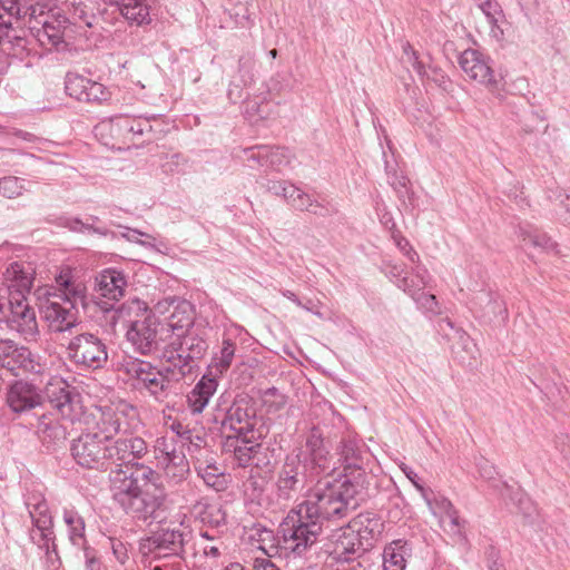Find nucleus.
<instances>
[{"instance_id":"49","label":"nucleus","mask_w":570,"mask_h":570,"mask_svg":"<svg viewBox=\"0 0 570 570\" xmlns=\"http://www.w3.org/2000/svg\"><path fill=\"white\" fill-rule=\"evenodd\" d=\"M438 331L445 337L448 341L456 340L463 348H466L471 343V338L468 333L461 327H456L455 324L448 317L441 318L438 322Z\"/></svg>"},{"instance_id":"3","label":"nucleus","mask_w":570,"mask_h":570,"mask_svg":"<svg viewBox=\"0 0 570 570\" xmlns=\"http://www.w3.org/2000/svg\"><path fill=\"white\" fill-rule=\"evenodd\" d=\"M357 487L350 480H320L311 488L305 499L297 504L318 524L323 521H338L346 518L356 507Z\"/></svg>"},{"instance_id":"48","label":"nucleus","mask_w":570,"mask_h":570,"mask_svg":"<svg viewBox=\"0 0 570 570\" xmlns=\"http://www.w3.org/2000/svg\"><path fill=\"white\" fill-rule=\"evenodd\" d=\"M90 85V79L76 72H68L65 79V89L68 96L78 101L87 102L85 86Z\"/></svg>"},{"instance_id":"14","label":"nucleus","mask_w":570,"mask_h":570,"mask_svg":"<svg viewBox=\"0 0 570 570\" xmlns=\"http://www.w3.org/2000/svg\"><path fill=\"white\" fill-rule=\"evenodd\" d=\"M62 295L48 291L40 302V313L52 332H66L78 323L77 311L61 301Z\"/></svg>"},{"instance_id":"4","label":"nucleus","mask_w":570,"mask_h":570,"mask_svg":"<svg viewBox=\"0 0 570 570\" xmlns=\"http://www.w3.org/2000/svg\"><path fill=\"white\" fill-rule=\"evenodd\" d=\"M95 131L105 145L116 147L117 144L128 145L138 139H159L165 135L166 126L158 116L117 115L101 120L95 127Z\"/></svg>"},{"instance_id":"58","label":"nucleus","mask_w":570,"mask_h":570,"mask_svg":"<svg viewBox=\"0 0 570 570\" xmlns=\"http://www.w3.org/2000/svg\"><path fill=\"white\" fill-rule=\"evenodd\" d=\"M156 450L164 455L166 462L174 459V455H183L184 453L177 451L174 438L161 436L156 440Z\"/></svg>"},{"instance_id":"24","label":"nucleus","mask_w":570,"mask_h":570,"mask_svg":"<svg viewBox=\"0 0 570 570\" xmlns=\"http://www.w3.org/2000/svg\"><path fill=\"white\" fill-rule=\"evenodd\" d=\"M169 307H173V309L168 316V327L174 335L189 332L195 321V309L191 303L185 299L170 298L158 302L156 305V309L159 313L169 312Z\"/></svg>"},{"instance_id":"7","label":"nucleus","mask_w":570,"mask_h":570,"mask_svg":"<svg viewBox=\"0 0 570 570\" xmlns=\"http://www.w3.org/2000/svg\"><path fill=\"white\" fill-rule=\"evenodd\" d=\"M322 531V524L306 517L298 505L287 513L278 528L284 549L298 557L317 542Z\"/></svg>"},{"instance_id":"64","label":"nucleus","mask_w":570,"mask_h":570,"mask_svg":"<svg viewBox=\"0 0 570 570\" xmlns=\"http://www.w3.org/2000/svg\"><path fill=\"white\" fill-rule=\"evenodd\" d=\"M110 542L114 556L121 564H124L128 559L125 544L121 541L115 539H110Z\"/></svg>"},{"instance_id":"36","label":"nucleus","mask_w":570,"mask_h":570,"mask_svg":"<svg viewBox=\"0 0 570 570\" xmlns=\"http://www.w3.org/2000/svg\"><path fill=\"white\" fill-rule=\"evenodd\" d=\"M174 341L178 345V352L186 356L188 365H193L194 361L202 358L207 350V343L189 332L177 333Z\"/></svg>"},{"instance_id":"60","label":"nucleus","mask_w":570,"mask_h":570,"mask_svg":"<svg viewBox=\"0 0 570 570\" xmlns=\"http://www.w3.org/2000/svg\"><path fill=\"white\" fill-rule=\"evenodd\" d=\"M419 76L422 80L432 81L436 86L442 87L444 89L446 88V85L449 82V78L446 77V75L443 72V70H441L438 67H425V72Z\"/></svg>"},{"instance_id":"63","label":"nucleus","mask_w":570,"mask_h":570,"mask_svg":"<svg viewBox=\"0 0 570 570\" xmlns=\"http://www.w3.org/2000/svg\"><path fill=\"white\" fill-rule=\"evenodd\" d=\"M289 185L291 184L285 180H271L267 188L274 195L282 196L285 199V195H288L287 189L289 188Z\"/></svg>"},{"instance_id":"21","label":"nucleus","mask_w":570,"mask_h":570,"mask_svg":"<svg viewBox=\"0 0 570 570\" xmlns=\"http://www.w3.org/2000/svg\"><path fill=\"white\" fill-rule=\"evenodd\" d=\"M331 542L333 544L331 554L341 562L353 561L368 550L348 523L333 531Z\"/></svg>"},{"instance_id":"12","label":"nucleus","mask_w":570,"mask_h":570,"mask_svg":"<svg viewBox=\"0 0 570 570\" xmlns=\"http://www.w3.org/2000/svg\"><path fill=\"white\" fill-rule=\"evenodd\" d=\"M257 416L255 409L246 399L236 400L226 411L220 421V430L225 436H239L257 434Z\"/></svg>"},{"instance_id":"35","label":"nucleus","mask_w":570,"mask_h":570,"mask_svg":"<svg viewBox=\"0 0 570 570\" xmlns=\"http://www.w3.org/2000/svg\"><path fill=\"white\" fill-rule=\"evenodd\" d=\"M37 434L43 444L55 446L66 441L68 432L61 421L42 415L37 425Z\"/></svg>"},{"instance_id":"45","label":"nucleus","mask_w":570,"mask_h":570,"mask_svg":"<svg viewBox=\"0 0 570 570\" xmlns=\"http://www.w3.org/2000/svg\"><path fill=\"white\" fill-rule=\"evenodd\" d=\"M520 238L524 247H533L543 252L554 250L557 244L544 233L537 229H520Z\"/></svg>"},{"instance_id":"5","label":"nucleus","mask_w":570,"mask_h":570,"mask_svg":"<svg viewBox=\"0 0 570 570\" xmlns=\"http://www.w3.org/2000/svg\"><path fill=\"white\" fill-rule=\"evenodd\" d=\"M110 320H121L126 325V338L135 351L150 354L157 346L159 321L155 313L140 299H132L115 308Z\"/></svg>"},{"instance_id":"31","label":"nucleus","mask_w":570,"mask_h":570,"mask_svg":"<svg viewBox=\"0 0 570 570\" xmlns=\"http://www.w3.org/2000/svg\"><path fill=\"white\" fill-rule=\"evenodd\" d=\"M348 524L367 549L373 546L383 529L381 519L373 512L360 513Z\"/></svg>"},{"instance_id":"61","label":"nucleus","mask_w":570,"mask_h":570,"mask_svg":"<svg viewBox=\"0 0 570 570\" xmlns=\"http://www.w3.org/2000/svg\"><path fill=\"white\" fill-rule=\"evenodd\" d=\"M69 229L73 232L85 233V232H92L97 233L99 235H107V229L102 227H95L92 224H89L88 222H82L78 218L69 220L68 225Z\"/></svg>"},{"instance_id":"17","label":"nucleus","mask_w":570,"mask_h":570,"mask_svg":"<svg viewBox=\"0 0 570 570\" xmlns=\"http://www.w3.org/2000/svg\"><path fill=\"white\" fill-rule=\"evenodd\" d=\"M424 500L432 512L439 519L442 530L456 540L463 539L465 521L459 515L452 502L445 497L424 494Z\"/></svg>"},{"instance_id":"11","label":"nucleus","mask_w":570,"mask_h":570,"mask_svg":"<svg viewBox=\"0 0 570 570\" xmlns=\"http://www.w3.org/2000/svg\"><path fill=\"white\" fill-rule=\"evenodd\" d=\"M26 505L33 524L30 531L31 541L40 549H45L47 554L50 550L56 552L53 523L48 503L41 495H32L27 499Z\"/></svg>"},{"instance_id":"53","label":"nucleus","mask_w":570,"mask_h":570,"mask_svg":"<svg viewBox=\"0 0 570 570\" xmlns=\"http://www.w3.org/2000/svg\"><path fill=\"white\" fill-rule=\"evenodd\" d=\"M411 297L415 301L419 308L423 309L424 312L430 313L431 315H439L441 313L440 305L435 295L419 291Z\"/></svg>"},{"instance_id":"46","label":"nucleus","mask_w":570,"mask_h":570,"mask_svg":"<svg viewBox=\"0 0 570 570\" xmlns=\"http://www.w3.org/2000/svg\"><path fill=\"white\" fill-rule=\"evenodd\" d=\"M0 46L8 55L20 56L27 49V40L24 35L18 33L11 22L3 37H0Z\"/></svg>"},{"instance_id":"33","label":"nucleus","mask_w":570,"mask_h":570,"mask_svg":"<svg viewBox=\"0 0 570 570\" xmlns=\"http://www.w3.org/2000/svg\"><path fill=\"white\" fill-rule=\"evenodd\" d=\"M161 360L167 364L163 368L168 371L171 377H175V382L178 383L193 370V365H188L186 356L178 352V345L174 338L164 348L161 353Z\"/></svg>"},{"instance_id":"26","label":"nucleus","mask_w":570,"mask_h":570,"mask_svg":"<svg viewBox=\"0 0 570 570\" xmlns=\"http://www.w3.org/2000/svg\"><path fill=\"white\" fill-rule=\"evenodd\" d=\"M42 403V396L38 389L23 381L13 383L7 393V404L16 413H21L37 407Z\"/></svg>"},{"instance_id":"15","label":"nucleus","mask_w":570,"mask_h":570,"mask_svg":"<svg viewBox=\"0 0 570 570\" xmlns=\"http://www.w3.org/2000/svg\"><path fill=\"white\" fill-rule=\"evenodd\" d=\"M92 422L88 426V431L96 433L107 443H112L115 436H127L129 429L126 414L122 410L112 406H100L91 413Z\"/></svg>"},{"instance_id":"9","label":"nucleus","mask_w":570,"mask_h":570,"mask_svg":"<svg viewBox=\"0 0 570 570\" xmlns=\"http://www.w3.org/2000/svg\"><path fill=\"white\" fill-rule=\"evenodd\" d=\"M67 353L73 364L88 370L102 368L108 362L107 345L92 333H82L71 338Z\"/></svg>"},{"instance_id":"27","label":"nucleus","mask_w":570,"mask_h":570,"mask_svg":"<svg viewBox=\"0 0 570 570\" xmlns=\"http://www.w3.org/2000/svg\"><path fill=\"white\" fill-rule=\"evenodd\" d=\"M56 284L58 294L62 295V302L77 311L78 305L86 306L87 287L81 281L72 277L70 268H63L56 276Z\"/></svg>"},{"instance_id":"16","label":"nucleus","mask_w":570,"mask_h":570,"mask_svg":"<svg viewBox=\"0 0 570 570\" xmlns=\"http://www.w3.org/2000/svg\"><path fill=\"white\" fill-rule=\"evenodd\" d=\"M459 65L470 80L491 90L498 88L499 79L495 76L490 57L479 50L466 49L460 55Z\"/></svg>"},{"instance_id":"56","label":"nucleus","mask_w":570,"mask_h":570,"mask_svg":"<svg viewBox=\"0 0 570 570\" xmlns=\"http://www.w3.org/2000/svg\"><path fill=\"white\" fill-rule=\"evenodd\" d=\"M127 232L122 236L131 243L140 244L144 247L156 248V238L147 233L138 229L126 228Z\"/></svg>"},{"instance_id":"59","label":"nucleus","mask_w":570,"mask_h":570,"mask_svg":"<svg viewBox=\"0 0 570 570\" xmlns=\"http://www.w3.org/2000/svg\"><path fill=\"white\" fill-rule=\"evenodd\" d=\"M393 239L400 252L413 264L421 265L420 256L406 238L393 234Z\"/></svg>"},{"instance_id":"22","label":"nucleus","mask_w":570,"mask_h":570,"mask_svg":"<svg viewBox=\"0 0 570 570\" xmlns=\"http://www.w3.org/2000/svg\"><path fill=\"white\" fill-rule=\"evenodd\" d=\"M245 160L266 166L276 171L291 167L293 154L284 147L257 145L244 150Z\"/></svg>"},{"instance_id":"13","label":"nucleus","mask_w":570,"mask_h":570,"mask_svg":"<svg viewBox=\"0 0 570 570\" xmlns=\"http://www.w3.org/2000/svg\"><path fill=\"white\" fill-rule=\"evenodd\" d=\"M0 367L14 376L27 373L41 374L46 370L29 348L18 346L12 341H0Z\"/></svg>"},{"instance_id":"38","label":"nucleus","mask_w":570,"mask_h":570,"mask_svg":"<svg viewBox=\"0 0 570 570\" xmlns=\"http://www.w3.org/2000/svg\"><path fill=\"white\" fill-rule=\"evenodd\" d=\"M0 7L8 19L16 20L18 23L27 17H36L39 4L32 3V0H0Z\"/></svg>"},{"instance_id":"52","label":"nucleus","mask_w":570,"mask_h":570,"mask_svg":"<svg viewBox=\"0 0 570 570\" xmlns=\"http://www.w3.org/2000/svg\"><path fill=\"white\" fill-rule=\"evenodd\" d=\"M23 189V180L18 177L8 176L0 179V193L7 198L20 196Z\"/></svg>"},{"instance_id":"40","label":"nucleus","mask_w":570,"mask_h":570,"mask_svg":"<svg viewBox=\"0 0 570 570\" xmlns=\"http://www.w3.org/2000/svg\"><path fill=\"white\" fill-rule=\"evenodd\" d=\"M479 473L483 479L491 482L493 490H495L503 500L521 501L519 497L522 494L519 489L514 490L505 481L494 478L495 469L493 465L484 462V464L479 466Z\"/></svg>"},{"instance_id":"34","label":"nucleus","mask_w":570,"mask_h":570,"mask_svg":"<svg viewBox=\"0 0 570 570\" xmlns=\"http://www.w3.org/2000/svg\"><path fill=\"white\" fill-rule=\"evenodd\" d=\"M412 547L407 541L394 540L383 550V570H405Z\"/></svg>"},{"instance_id":"30","label":"nucleus","mask_w":570,"mask_h":570,"mask_svg":"<svg viewBox=\"0 0 570 570\" xmlns=\"http://www.w3.org/2000/svg\"><path fill=\"white\" fill-rule=\"evenodd\" d=\"M186 534L180 528L161 529L147 539L148 550L157 554L163 551L177 553L183 549Z\"/></svg>"},{"instance_id":"42","label":"nucleus","mask_w":570,"mask_h":570,"mask_svg":"<svg viewBox=\"0 0 570 570\" xmlns=\"http://www.w3.org/2000/svg\"><path fill=\"white\" fill-rule=\"evenodd\" d=\"M287 193L288 195H285V200L295 209L302 212L307 210L313 214H320L317 209L321 208V205L304 190L299 189L294 185H289Z\"/></svg>"},{"instance_id":"51","label":"nucleus","mask_w":570,"mask_h":570,"mask_svg":"<svg viewBox=\"0 0 570 570\" xmlns=\"http://www.w3.org/2000/svg\"><path fill=\"white\" fill-rule=\"evenodd\" d=\"M83 94H86L87 98H89L87 102L92 104H102L109 100L111 97V92L106 86L91 79L90 85L85 86Z\"/></svg>"},{"instance_id":"62","label":"nucleus","mask_w":570,"mask_h":570,"mask_svg":"<svg viewBox=\"0 0 570 570\" xmlns=\"http://www.w3.org/2000/svg\"><path fill=\"white\" fill-rule=\"evenodd\" d=\"M556 449L561 454L562 460L570 466V436L567 434L558 435Z\"/></svg>"},{"instance_id":"54","label":"nucleus","mask_w":570,"mask_h":570,"mask_svg":"<svg viewBox=\"0 0 570 570\" xmlns=\"http://www.w3.org/2000/svg\"><path fill=\"white\" fill-rule=\"evenodd\" d=\"M403 56L402 61L406 65H410L417 75H422L425 72L424 63L419 59V53L411 46L410 42H404L402 45Z\"/></svg>"},{"instance_id":"2","label":"nucleus","mask_w":570,"mask_h":570,"mask_svg":"<svg viewBox=\"0 0 570 570\" xmlns=\"http://www.w3.org/2000/svg\"><path fill=\"white\" fill-rule=\"evenodd\" d=\"M131 462V464H134ZM109 473V490L112 501L130 518L147 521L156 518V512L164 505L165 495L150 492L147 484L139 483L130 463L114 465Z\"/></svg>"},{"instance_id":"37","label":"nucleus","mask_w":570,"mask_h":570,"mask_svg":"<svg viewBox=\"0 0 570 570\" xmlns=\"http://www.w3.org/2000/svg\"><path fill=\"white\" fill-rule=\"evenodd\" d=\"M254 57L252 55L243 56L238 60V73L239 79L230 81L227 96L233 102H236L242 98L243 88L246 87L253 79L250 69L253 67Z\"/></svg>"},{"instance_id":"43","label":"nucleus","mask_w":570,"mask_h":570,"mask_svg":"<svg viewBox=\"0 0 570 570\" xmlns=\"http://www.w3.org/2000/svg\"><path fill=\"white\" fill-rule=\"evenodd\" d=\"M189 474V463L183 455H174V459L166 462L165 465V478L168 483L178 485L183 483Z\"/></svg>"},{"instance_id":"8","label":"nucleus","mask_w":570,"mask_h":570,"mask_svg":"<svg viewBox=\"0 0 570 570\" xmlns=\"http://www.w3.org/2000/svg\"><path fill=\"white\" fill-rule=\"evenodd\" d=\"M316 475L304 461L301 452L288 453L276 474V495L281 500L296 498Z\"/></svg>"},{"instance_id":"47","label":"nucleus","mask_w":570,"mask_h":570,"mask_svg":"<svg viewBox=\"0 0 570 570\" xmlns=\"http://www.w3.org/2000/svg\"><path fill=\"white\" fill-rule=\"evenodd\" d=\"M235 351H236L235 343L230 338L224 337L223 343H222V348H220L219 353L213 357L210 367L214 368L216 371V373H219V374H223L224 372H226L229 368V366L232 365V362H233V358L235 355Z\"/></svg>"},{"instance_id":"32","label":"nucleus","mask_w":570,"mask_h":570,"mask_svg":"<svg viewBox=\"0 0 570 570\" xmlns=\"http://www.w3.org/2000/svg\"><path fill=\"white\" fill-rule=\"evenodd\" d=\"M218 382L215 377L204 375L187 395L188 407L194 414L202 413L215 394Z\"/></svg>"},{"instance_id":"18","label":"nucleus","mask_w":570,"mask_h":570,"mask_svg":"<svg viewBox=\"0 0 570 570\" xmlns=\"http://www.w3.org/2000/svg\"><path fill=\"white\" fill-rule=\"evenodd\" d=\"M293 452H301L306 464L316 474L333 472L336 466L324 444L323 435L317 428H312L305 442L304 449H295Z\"/></svg>"},{"instance_id":"55","label":"nucleus","mask_w":570,"mask_h":570,"mask_svg":"<svg viewBox=\"0 0 570 570\" xmlns=\"http://www.w3.org/2000/svg\"><path fill=\"white\" fill-rule=\"evenodd\" d=\"M385 171L387 176V183L394 188L395 191L401 194L403 190H407L409 179L402 173H397V170L392 167L387 160H385Z\"/></svg>"},{"instance_id":"25","label":"nucleus","mask_w":570,"mask_h":570,"mask_svg":"<svg viewBox=\"0 0 570 570\" xmlns=\"http://www.w3.org/2000/svg\"><path fill=\"white\" fill-rule=\"evenodd\" d=\"M259 434L239 436H225L223 449L230 452L239 466L246 468L252 464L255 456L262 450V444L257 441Z\"/></svg>"},{"instance_id":"28","label":"nucleus","mask_w":570,"mask_h":570,"mask_svg":"<svg viewBox=\"0 0 570 570\" xmlns=\"http://www.w3.org/2000/svg\"><path fill=\"white\" fill-rule=\"evenodd\" d=\"M126 286L127 279L118 269H104L95 278L96 293L111 302H118L124 296Z\"/></svg>"},{"instance_id":"50","label":"nucleus","mask_w":570,"mask_h":570,"mask_svg":"<svg viewBox=\"0 0 570 570\" xmlns=\"http://www.w3.org/2000/svg\"><path fill=\"white\" fill-rule=\"evenodd\" d=\"M479 7L485 14L488 22L492 24V33L494 37L503 35V31L497 24L502 17V11L494 0H479Z\"/></svg>"},{"instance_id":"29","label":"nucleus","mask_w":570,"mask_h":570,"mask_svg":"<svg viewBox=\"0 0 570 570\" xmlns=\"http://www.w3.org/2000/svg\"><path fill=\"white\" fill-rule=\"evenodd\" d=\"M338 461L345 471L362 470L367 459V450L361 440L343 438L337 448Z\"/></svg>"},{"instance_id":"57","label":"nucleus","mask_w":570,"mask_h":570,"mask_svg":"<svg viewBox=\"0 0 570 570\" xmlns=\"http://www.w3.org/2000/svg\"><path fill=\"white\" fill-rule=\"evenodd\" d=\"M160 167L164 173L173 174L180 169V167L186 163L184 156L179 153H175L171 155H161L159 156Z\"/></svg>"},{"instance_id":"20","label":"nucleus","mask_w":570,"mask_h":570,"mask_svg":"<svg viewBox=\"0 0 570 570\" xmlns=\"http://www.w3.org/2000/svg\"><path fill=\"white\" fill-rule=\"evenodd\" d=\"M7 322L12 331L19 333L26 341H36L39 335L38 322L35 311L27 299L9 301Z\"/></svg>"},{"instance_id":"1","label":"nucleus","mask_w":570,"mask_h":570,"mask_svg":"<svg viewBox=\"0 0 570 570\" xmlns=\"http://www.w3.org/2000/svg\"><path fill=\"white\" fill-rule=\"evenodd\" d=\"M70 452L76 463L86 469L107 471L139 460L148 452L146 441L140 436H119L107 443L89 431L72 440Z\"/></svg>"},{"instance_id":"41","label":"nucleus","mask_w":570,"mask_h":570,"mask_svg":"<svg viewBox=\"0 0 570 570\" xmlns=\"http://www.w3.org/2000/svg\"><path fill=\"white\" fill-rule=\"evenodd\" d=\"M46 394L52 404L61 415L66 416L71 411V396L70 392L66 389V384L61 380L49 383L46 389Z\"/></svg>"},{"instance_id":"19","label":"nucleus","mask_w":570,"mask_h":570,"mask_svg":"<svg viewBox=\"0 0 570 570\" xmlns=\"http://www.w3.org/2000/svg\"><path fill=\"white\" fill-rule=\"evenodd\" d=\"M412 277L407 276L404 267L401 264L391 261L384 262L382 272L393 282L397 288L402 289L410 296H413L419 291H422L429 283L430 274L423 265H413L411 267Z\"/></svg>"},{"instance_id":"23","label":"nucleus","mask_w":570,"mask_h":570,"mask_svg":"<svg viewBox=\"0 0 570 570\" xmlns=\"http://www.w3.org/2000/svg\"><path fill=\"white\" fill-rule=\"evenodd\" d=\"M33 282V271L22 263H11L3 274V292L10 296L9 301L27 299Z\"/></svg>"},{"instance_id":"10","label":"nucleus","mask_w":570,"mask_h":570,"mask_svg":"<svg viewBox=\"0 0 570 570\" xmlns=\"http://www.w3.org/2000/svg\"><path fill=\"white\" fill-rule=\"evenodd\" d=\"M28 18V28L35 31V36L41 45L58 46L63 41L66 30L70 27L69 19L60 9H51L45 12L42 7L36 12V17Z\"/></svg>"},{"instance_id":"39","label":"nucleus","mask_w":570,"mask_h":570,"mask_svg":"<svg viewBox=\"0 0 570 570\" xmlns=\"http://www.w3.org/2000/svg\"><path fill=\"white\" fill-rule=\"evenodd\" d=\"M195 470L207 487L216 491H224L227 488V476L215 463L198 461Z\"/></svg>"},{"instance_id":"44","label":"nucleus","mask_w":570,"mask_h":570,"mask_svg":"<svg viewBox=\"0 0 570 570\" xmlns=\"http://www.w3.org/2000/svg\"><path fill=\"white\" fill-rule=\"evenodd\" d=\"M63 521L68 527L69 540L73 546L82 547L86 542L85 521L75 510L63 511Z\"/></svg>"},{"instance_id":"6","label":"nucleus","mask_w":570,"mask_h":570,"mask_svg":"<svg viewBox=\"0 0 570 570\" xmlns=\"http://www.w3.org/2000/svg\"><path fill=\"white\" fill-rule=\"evenodd\" d=\"M120 370L132 381L135 389L145 390L157 401H165L175 393V377L163 367L158 368L147 361L129 357L120 364Z\"/></svg>"}]
</instances>
